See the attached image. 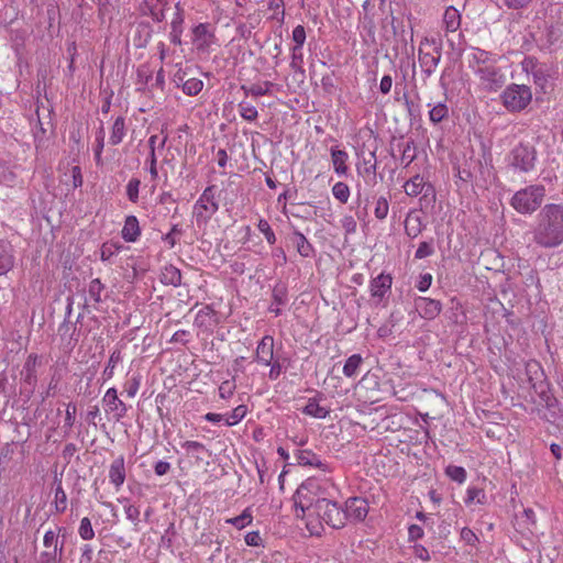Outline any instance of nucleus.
<instances>
[{
  "label": "nucleus",
  "instance_id": "obj_28",
  "mask_svg": "<svg viewBox=\"0 0 563 563\" xmlns=\"http://www.w3.org/2000/svg\"><path fill=\"white\" fill-rule=\"evenodd\" d=\"M54 484L56 485V487H55V496H54L53 506H54L55 512L63 514L67 509V495L62 486L60 479H57L55 477Z\"/></svg>",
  "mask_w": 563,
  "mask_h": 563
},
{
  "label": "nucleus",
  "instance_id": "obj_18",
  "mask_svg": "<svg viewBox=\"0 0 563 563\" xmlns=\"http://www.w3.org/2000/svg\"><path fill=\"white\" fill-rule=\"evenodd\" d=\"M102 401L104 404L106 412L113 413V419L120 421L128 413V406L118 397V391L114 387L109 388Z\"/></svg>",
  "mask_w": 563,
  "mask_h": 563
},
{
  "label": "nucleus",
  "instance_id": "obj_13",
  "mask_svg": "<svg viewBox=\"0 0 563 563\" xmlns=\"http://www.w3.org/2000/svg\"><path fill=\"white\" fill-rule=\"evenodd\" d=\"M406 195L410 197L422 196V199H434L433 186L424 179L423 176L417 174L404 184Z\"/></svg>",
  "mask_w": 563,
  "mask_h": 563
},
{
  "label": "nucleus",
  "instance_id": "obj_49",
  "mask_svg": "<svg viewBox=\"0 0 563 563\" xmlns=\"http://www.w3.org/2000/svg\"><path fill=\"white\" fill-rule=\"evenodd\" d=\"M273 302L276 306H285L288 301L287 288L284 284H277L272 292Z\"/></svg>",
  "mask_w": 563,
  "mask_h": 563
},
{
  "label": "nucleus",
  "instance_id": "obj_57",
  "mask_svg": "<svg viewBox=\"0 0 563 563\" xmlns=\"http://www.w3.org/2000/svg\"><path fill=\"white\" fill-rule=\"evenodd\" d=\"M269 372H268V378L271 380H276L282 373L285 371V366L280 361V357L277 356L275 360L272 361V364H268Z\"/></svg>",
  "mask_w": 563,
  "mask_h": 563
},
{
  "label": "nucleus",
  "instance_id": "obj_32",
  "mask_svg": "<svg viewBox=\"0 0 563 563\" xmlns=\"http://www.w3.org/2000/svg\"><path fill=\"white\" fill-rule=\"evenodd\" d=\"M363 364V357L361 354L351 355L344 363L343 374L347 378L355 377Z\"/></svg>",
  "mask_w": 563,
  "mask_h": 563
},
{
  "label": "nucleus",
  "instance_id": "obj_3",
  "mask_svg": "<svg viewBox=\"0 0 563 563\" xmlns=\"http://www.w3.org/2000/svg\"><path fill=\"white\" fill-rule=\"evenodd\" d=\"M216 194V186L210 185L203 189L199 198L194 203L191 218L192 223L198 229L207 227L212 217L218 212L219 200Z\"/></svg>",
  "mask_w": 563,
  "mask_h": 563
},
{
  "label": "nucleus",
  "instance_id": "obj_17",
  "mask_svg": "<svg viewBox=\"0 0 563 563\" xmlns=\"http://www.w3.org/2000/svg\"><path fill=\"white\" fill-rule=\"evenodd\" d=\"M274 338L268 334L264 335L261 341L257 342L253 361L262 366L272 364V361L277 357L274 352Z\"/></svg>",
  "mask_w": 563,
  "mask_h": 563
},
{
  "label": "nucleus",
  "instance_id": "obj_63",
  "mask_svg": "<svg viewBox=\"0 0 563 563\" xmlns=\"http://www.w3.org/2000/svg\"><path fill=\"white\" fill-rule=\"evenodd\" d=\"M292 41L295 42L294 46L303 47V44L306 42V30L302 25H297L292 30L291 34Z\"/></svg>",
  "mask_w": 563,
  "mask_h": 563
},
{
  "label": "nucleus",
  "instance_id": "obj_60",
  "mask_svg": "<svg viewBox=\"0 0 563 563\" xmlns=\"http://www.w3.org/2000/svg\"><path fill=\"white\" fill-rule=\"evenodd\" d=\"M184 230L181 225L175 224L172 227L170 231L167 233L165 241L170 243L172 246L180 243V236L183 235Z\"/></svg>",
  "mask_w": 563,
  "mask_h": 563
},
{
  "label": "nucleus",
  "instance_id": "obj_19",
  "mask_svg": "<svg viewBox=\"0 0 563 563\" xmlns=\"http://www.w3.org/2000/svg\"><path fill=\"white\" fill-rule=\"evenodd\" d=\"M297 464L300 466H309L321 470L324 473L332 471L327 462H323L318 454L309 449L297 450L295 452Z\"/></svg>",
  "mask_w": 563,
  "mask_h": 563
},
{
  "label": "nucleus",
  "instance_id": "obj_51",
  "mask_svg": "<svg viewBox=\"0 0 563 563\" xmlns=\"http://www.w3.org/2000/svg\"><path fill=\"white\" fill-rule=\"evenodd\" d=\"M175 9H176V11L170 21V31H183L184 32V22H185L184 10L179 3H177L175 5Z\"/></svg>",
  "mask_w": 563,
  "mask_h": 563
},
{
  "label": "nucleus",
  "instance_id": "obj_34",
  "mask_svg": "<svg viewBox=\"0 0 563 563\" xmlns=\"http://www.w3.org/2000/svg\"><path fill=\"white\" fill-rule=\"evenodd\" d=\"M428 107H431L429 111V120L433 124H438L449 117V107L444 102H438L433 106L429 103Z\"/></svg>",
  "mask_w": 563,
  "mask_h": 563
},
{
  "label": "nucleus",
  "instance_id": "obj_45",
  "mask_svg": "<svg viewBox=\"0 0 563 563\" xmlns=\"http://www.w3.org/2000/svg\"><path fill=\"white\" fill-rule=\"evenodd\" d=\"M104 290V285L101 283L99 278H95L89 283L88 286V296L91 301L95 303L101 302V295Z\"/></svg>",
  "mask_w": 563,
  "mask_h": 563
},
{
  "label": "nucleus",
  "instance_id": "obj_33",
  "mask_svg": "<svg viewBox=\"0 0 563 563\" xmlns=\"http://www.w3.org/2000/svg\"><path fill=\"white\" fill-rule=\"evenodd\" d=\"M43 545L47 551L64 553V541L59 542L58 532L48 530L43 538Z\"/></svg>",
  "mask_w": 563,
  "mask_h": 563
},
{
  "label": "nucleus",
  "instance_id": "obj_26",
  "mask_svg": "<svg viewBox=\"0 0 563 563\" xmlns=\"http://www.w3.org/2000/svg\"><path fill=\"white\" fill-rule=\"evenodd\" d=\"M141 234L139 220L134 216H129L125 219L123 229H122V238L125 242L133 243L137 240Z\"/></svg>",
  "mask_w": 563,
  "mask_h": 563
},
{
  "label": "nucleus",
  "instance_id": "obj_54",
  "mask_svg": "<svg viewBox=\"0 0 563 563\" xmlns=\"http://www.w3.org/2000/svg\"><path fill=\"white\" fill-rule=\"evenodd\" d=\"M303 65V53L302 47L292 46L291 47V60H290V67L292 70H302Z\"/></svg>",
  "mask_w": 563,
  "mask_h": 563
},
{
  "label": "nucleus",
  "instance_id": "obj_56",
  "mask_svg": "<svg viewBox=\"0 0 563 563\" xmlns=\"http://www.w3.org/2000/svg\"><path fill=\"white\" fill-rule=\"evenodd\" d=\"M235 382L234 379H231V380H224L221 383V385L219 386V396L220 398L222 399H229L233 396L234 394V390H235Z\"/></svg>",
  "mask_w": 563,
  "mask_h": 563
},
{
  "label": "nucleus",
  "instance_id": "obj_52",
  "mask_svg": "<svg viewBox=\"0 0 563 563\" xmlns=\"http://www.w3.org/2000/svg\"><path fill=\"white\" fill-rule=\"evenodd\" d=\"M141 180L132 177L126 184V196L130 201L137 202L140 192Z\"/></svg>",
  "mask_w": 563,
  "mask_h": 563
},
{
  "label": "nucleus",
  "instance_id": "obj_58",
  "mask_svg": "<svg viewBox=\"0 0 563 563\" xmlns=\"http://www.w3.org/2000/svg\"><path fill=\"white\" fill-rule=\"evenodd\" d=\"M416 158L413 142H407L402 148L401 163L408 167Z\"/></svg>",
  "mask_w": 563,
  "mask_h": 563
},
{
  "label": "nucleus",
  "instance_id": "obj_22",
  "mask_svg": "<svg viewBox=\"0 0 563 563\" xmlns=\"http://www.w3.org/2000/svg\"><path fill=\"white\" fill-rule=\"evenodd\" d=\"M166 9L167 0H144L142 12L154 21L162 22L165 19Z\"/></svg>",
  "mask_w": 563,
  "mask_h": 563
},
{
  "label": "nucleus",
  "instance_id": "obj_41",
  "mask_svg": "<svg viewBox=\"0 0 563 563\" xmlns=\"http://www.w3.org/2000/svg\"><path fill=\"white\" fill-rule=\"evenodd\" d=\"M119 501L124 503V512H125L126 519L132 522V525L134 526V530L139 531L140 515H141L139 507H136L132 504H129L128 499H125V498L119 499Z\"/></svg>",
  "mask_w": 563,
  "mask_h": 563
},
{
  "label": "nucleus",
  "instance_id": "obj_61",
  "mask_svg": "<svg viewBox=\"0 0 563 563\" xmlns=\"http://www.w3.org/2000/svg\"><path fill=\"white\" fill-rule=\"evenodd\" d=\"M258 230L265 235L266 242L268 244H274L276 242L275 234L266 220H260Z\"/></svg>",
  "mask_w": 563,
  "mask_h": 563
},
{
  "label": "nucleus",
  "instance_id": "obj_37",
  "mask_svg": "<svg viewBox=\"0 0 563 563\" xmlns=\"http://www.w3.org/2000/svg\"><path fill=\"white\" fill-rule=\"evenodd\" d=\"M449 319L455 324H463L466 322V314L463 310L462 303L455 298L451 299Z\"/></svg>",
  "mask_w": 563,
  "mask_h": 563
},
{
  "label": "nucleus",
  "instance_id": "obj_39",
  "mask_svg": "<svg viewBox=\"0 0 563 563\" xmlns=\"http://www.w3.org/2000/svg\"><path fill=\"white\" fill-rule=\"evenodd\" d=\"M161 282L166 285L179 286L181 284L180 271L174 266L166 267L161 275Z\"/></svg>",
  "mask_w": 563,
  "mask_h": 563
},
{
  "label": "nucleus",
  "instance_id": "obj_46",
  "mask_svg": "<svg viewBox=\"0 0 563 563\" xmlns=\"http://www.w3.org/2000/svg\"><path fill=\"white\" fill-rule=\"evenodd\" d=\"M332 195L341 203H346L350 199L351 190L345 183L338 181L332 186Z\"/></svg>",
  "mask_w": 563,
  "mask_h": 563
},
{
  "label": "nucleus",
  "instance_id": "obj_30",
  "mask_svg": "<svg viewBox=\"0 0 563 563\" xmlns=\"http://www.w3.org/2000/svg\"><path fill=\"white\" fill-rule=\"evenodd\" d=\"M253 522V511L251 507L245 508L241 515L228 518L225 523L235 527L238 530H242Z\"/></svg>",
  "mask_w": 563,
  "mask_h": 563
},
{
  "label": "nucleus",
  "instance_id": "obj_25",
  "mask_svg": "<svg viewBox=\"0 0 563 563\" xmlns=\"http://www.w3.org/2000/svg\"><path fill=\"white\" fill-rule=\"evenodd\" d=\"M423 228L421 211H410L405 219V231L408 236H418Z\"/></svg>",
  "mask_w": 563,
  "mask_h": 563
},
{
  "label": "nucleus",
  "instance_id": "obj_23",
  "mask_svg": "<svg viewBox=\"0 0 563 563\" xmlns=\"http://www.w3.org/2000/svg\"><path fill=\"white\" fill-rule=\"evenodd\" d=\"M330 153L334 173L340 177L346 176L349 170L346 164L349 154L345 151L338 148L336 146L331 147Z\"/></svg>",
  "mask_w": 563,
  "mask_h": 563
},
{
  "label": "nucleus",
  "instance_id": "obj_43",
  "mask_svg": "<svg viewBox=\"0 0 563 563\" xmlns=\"http://www.w3.org/2000/svg\"><path fill=\"white\" fill-rule=\"evenodd\" d=\"M203 81L198 78H188L186 82H183V92L186 96L194 97L201 92L203 89Z\"/></svg>",
  "mask_w": 563,
  "mask_h": 563
},
{
  "label": "nucleus",
  "instance_id": "obj_36",
  "mask_svg": "<svg viewBox=\"0 0 563 563\" xmlns=\"http://www.w3.org/2000/svg\"><path fill=\"white\" fill-rule=\"evenodd\" d=\"M145 169L148 172L152 183V189L154 190L157 185V180L159 178L158 168H157V155L156 153L148 152V155L144 162Z\"/></svg>",
  "mask_w": 563,
  "mask_h": 563
},
{
  "label": "nucleus",
  "instance_id": "obj_1",
  "mask_svg": "<svg viewBox=\"0 0 563 563\" xmlns=\"http://www.w3.org/2000/svg\"><path fill=\"white\" fill-rule=\"evenodd\" d=\"M499 56L485 49L473 47L467 55V65L486 91H497L506 82V76L497 63Z\"/></svg>",
  "mask_w": 563,
  "mask_h": 563
},
{
  "label": "nucleus",
  "instance_id": "obj_53",
  "mask_svg": "<svg viewBox=\"0 0 563 563\" xmlns=\"http://www.w3.org/2000/svg\"><path fill=\"white\" fill-rule=\"evenodd\" d=\"M142 377L140 374L132 375L125 383V393L130 398L135 397L141 386Z\"/></svg>",
  "mask_w": 563,
  "mask_h": 563
},
{
  "label": "nucleus",
  "instance_id": "obj_4",
  "mask_svg": "<svg viewBox=\"0 0 563 563\" xmlns=\"http://www.w3.org/2000/svg\"><path fill=\"white\" fill-rule=\"evenodd\" d=\"M545 188L542 185H531L514 194L510 206L520 214H531L542 205Z\"/></svg>",
  "mask_w": 563,
  "mask_h": 563
},
{
  "label": "nucleus",
  "instance_id": "obj_10",
  "mask_svg": "<svg viewBox=\"0 0 563 563\" xmlns=\"http://www.w3.org/2000/svg\"><path fill=\"white\" fill-rule=\"evenodd\" d=\"M357 175L361 176L367 185L375 186L377 184V157L376 151L362 153L356 164Z\"/></svg>",
  "mask_w": 563,
  "mask_h": 563
},
{
  "label": "nucleus",
  "instance_id": "obj_62",
  "mask_svg": "<svg viewBox=\"0 0 563 563\" xmlns=\"http://www.w3.org/2000/svg\"><path fill=\"white\" fill-rule=\"evenodd\" d=\"M64 553L43 551L40 555V563H60Z\"/></svg>",
  "mask_w": 563,
  "mask_h": 563
},
{
  "label": "nucleus",
  "instance_id": "obj_12",
  "mask_svg": "<svg viewBox=\"0 0 563 563\" xmlns=\"http://www.w3.org/2000/svg\"><path fill=\"white\" fill-rule=\"evenodd\" d=\"M343 510L346 522H362L368 515V501L363 497H350L345 500Z\"/></svg>",
  "mask_w": 563,
  "mask_h": 563
},
{
  "label": "nucleus",
  "instance_id": "obj_14",
  "mask_svg": "<svg viewBox=\"0 0 563 563\" xmlns=\"http://www.w3.org/2000/svg\"><path fill=\"white\" fill-rule=\"evenodd\" d=\"M220 320L218 312L210 306H203L196 314L194 325L203 333H212L218 327Z\"/></svg>",
  "mask_w": 563,
  "mask_h": 563
},
{
  "label": "nucleus",
  "instance_id": "obj_29",
  "mask_svg": "<svg viewBox=\"0 0 563 563\" xmlns=\"http://www.w3.org/2000/svg\"><path fill=\"white\" fill-rule=\"evenodd\" d=\"M126 134L125 119L118 117L111 128L110 143L112 145L120 144Z\"/></svg>",
  "mask_w": 563,
  "mask_h": 563
},
{
  "label": "nucleus",
  "instance_id": "obj_48",
  "mask_svg": "<svg viewBox=\"0 0 563 563\" xmlns=\"http://www.w3.org/2000/svg\"><path fill=\"white\" fill-rule=\"evenodd\" d=\"M78 534L85 541H89L95 538V530H93L91 521L88 517H84L80 520V525L78 528Z\"/></svg>",
  "mask_w": 563,
  "mask_h": 563
},
{
  "label": "nucleus",
  "instance_id": "obj_38",
  "mask_svg": "<svg viewBox=\"0 0 563 563\" xmlns=\"http://www.w3.org/2000/svg\"><path fill=\"white\" fill-rule=\"evenodd\" d=\"M273 87V82L264 81L261 84H253L251 86H242L241 89L246 96L261 97L268 95Z\"/></svg>",
  "mask_w": 563,
  "mask_h": 563
},
{
  "label": "nucleus",
  "instance_id": "obj_59",
  "mask_svg": "<svg viewBox=\"0 0 563 563\" xmlns=\"http://www.w3.org/2000/svg\"><path fill=\"white\" fill-rule=\"evenodd\" d=\"M539 68H540V65H539V63H538L536 57L527 56L521 62V69L527 75L534 74L537 71V69H539Z\"/></svg>",
  "mask_w": 563,
  "mask_h": 563
},
{
  "label": "nucleus",
  "instance_id": "obj_7",
  "mask_svg": "<svg viewBox=\"0 0 563 563\" xmlns=\"http://www.w3.org/2000/svg\"><path fill=\"white\" fill-rule=\"evenodd\" d=\"M504 107L510 112L525 110L532 100L530 87L526 85L511 84L500 95Z\"/></svg>",
  "mask_w": 563,
  "mask_h": 563
},
{
  "label": "nucleus",
  "instance_id": "obj_24",
  "mask_svg": "<svg viewBox=\"0 0 563 563\" xmlns=\"http://www.w3.org/2000/svg\"><path fill=\"white\" fill-rule=\"evenodd\" d=\"M462 15L460 11L453 7L450 5L445 9L442 18L443 27L445 30V33H454L456 32L461 26Z\"/></svg>",
  "mask_w": 563,
  "mask_h": 563
},
{
  "label": "nucleus",
  "instance_id": "obj_15",
  "mask_svg": "<svg viewBox=\"0 0 563 563\" xmlns=\"http://www.w3.org/2000/svg\"><path fill=\"white\" fill-rule=\"evenodd\" d=\"M413 306L418 314L428 321L434 320L443 308L440 300L422 296L415 298Z\"/></svg>",
  "mask_w": 563,
  "mask_h": 563
},
{
  "label": "nucleus",
  "instance_id": "obj_64",
  "mask_svg": "<svg viewBox=\"0 0 563 563\" xmlns=\"http://www.w3.org/2000/svg\"><path fill=\"white\" fill-rule=\"evenodd\" d=\"M166 141L167 136L159 140L158 135H151L147 141L150 152L156 153L157 150H163L166 145Z\"/></svg>",
  "mask_w": 563,
  "mask_h": 563
},
{
  "label": "nucleus",
  "instance_id": "obj_40",
  "mask_svg": "<svg viewBox=\"0 0 563 563\" xmlns=\"http://www.w3.org/2000/svg\"><path fill=\"white\" fill-rule=\"evenodd\" d=\"M247 413V407L245 405H239L231 412L225 413L224 423L228 427H233L241 422Z\"/></svg>",
  "mask_w": 563,
  "mask_h": 563
},
{
  "label": "nucleus",
  "instance_id": "obj_50",
  "mask_svg": "<svg viewBox=\"0 0 563 563\" xmlns=\"http://www.w3.org/2000/svg\"><path fill=\"white\" fill-rule=\"evenodd\" d=\"M389 211V203L387 198L380 196L375 199V208H374V214L376 219L384 220L386 219Z\"/></svg>",
  "mask_w": 563,
  "mask_h": 563
},
{
  "label": "nucleus",
  "instance_id": "obj_35",
  "mask_svg": "<svg viewBox=\"0 0 563 563\" xmlns=\"http://www.w3.org/2000/svg\"><path fill=\"white\" fill-rule=\"evenodd\" d=\"M122 360H123V356H122L121 351L119 349L113 350L112 353L110 354L108 364L102 372L103 380H109L113 377L114 368L119 363L122 362Z\"/></svg>",
  "mask_w": 563,
  "mask_h": 563
},
{
  "label": "nucleus",
  "instance_id": "obj_11",
  "mask_svg": "<svg viewBox=\"0 0 563 563\" xmlns=\"http://www.w3.org/2000/svg\"><path fill=\"white\" fill-rule=\"evenodd\" d=\"M393 277L390 274L380 273L369 282V294L375 306H379L391 291Z\"/></svg>",
  "mask_w": 563,
  "mask_h": 563
},
{
  "label": "nucleus",
  "instance_id": "obj_44",
  "mask_svg": "<svg viewBox=\"0 0 563 563\" xmlns=\"http://www.w3.org/2000/svg\"><path fill=\"white\" fill-rule=\"evenodd\" d=\"M466 505L470 504H479L484 505L486 503V495L485 492L482 488L478 487H468L466 490V497L464 499Z\"/></svg>",
  "mask_w": 563,
  "mask_h": 563
},
{
  "label": "nucleus",
  "instance_id": "obj_20",
  "mask_svg": "<svg viewBox=\"0 0 563 563\" xmlns=\"http://www.w3.org/2000/svg\"><path fill=\"white\" fill-rule=\"evenodd\" d=\"M125 476L124 456L119 455L112 461L109 467V481L114 486L115 490L122 487Z\"/></svg>",
  "mask_w": 563,
  "mask_h": 563
},
{
  "label": "nucleus",
  "instance_id": "obj_5",
  "mask_svg": "<svg viewBox=\"0 0 563 563\" xmlns=\"http://www.w3.org/2000/svg\"><path fill=\"white\" fill-rule=\"evenodd\" d=\"M545 236L553 245L563 243V205H545L540 213Z\"/></svg>",
  "mask_w": 563,
  "mask_h": 563
},
{
  "label": "nucleus",
  "instance_id": "obj_47",
  "mask_svg": "<svg viewBox=\"0 0 563 563\" xmlns=\"http://www.w3.org/2000/svg\"><path fill=\"white\" fill-rule=\"evenodd\" d=\"M446 476L459 484H463L466 481L467 473L464 467L457 465H449L445 468Z\"/></svg>",
  "mask_w": 563,
  "mask_h": 563
},
{
  "label": "nucleus",
  "instance_id": "obj_9",
  "mask_svg": "<svg viewBox=\"0 0 563 563\" xmlns=\"http://www.w3.org/2000/svg\"><path fill=\"white\" fill-rule=\"evenodd\" d=\"M510 165L522 173H528L533 169L536 163V151L528 145L519 144L516 146L509 156Z\"/></svg>",
  "mask_w": 563,
  "mask_h": 563
},
{
  "label": "nucleus",
  "instance_id": "obj_8",
  "mask_svg": "<svg viewBox=\"0 0 563 563\" xmlns=\"http://www.w3.org/2000/svg\"><path fill=\"white\" fill-rule=\"evenodd\" d=\"M527 372L529 374L533 373L534 375L540 374V376L543 377V371L541 369L539 363L537 362L528 363ZM532 388L539 396L541 405L545 406L549 409L556 406L558 400L550 390L549 383L547 382L545 378H541L538 382L532 383Z\"/></svg>",
  "mask_w": 563,
  "mask_h": 563
},
{
  "label": "nucleus",
  "instance_id": "obj_31",
  "mask_svg": "<svg viewBox=\"0 0 563 563\" xmlns=\"http://www.w3.org/2000/svg\"><path fill=\"white\" fill-rule=\"evenodd\" d=\"M544 36L550 46L556 45L563 41V24H550L545 26Z\"/></svg>",
  "mask_w": 563,
  "mask_h": 563
},
{
  "label": "nucleus",
  "instance_id": "obj_16",
  "mask_svg": "<svg viewBox=\"0 0 563 563\" xmlns=\"http://www.w3.org/2000/svg\"><path fill=\"white\" fill-rule=\"evenodd\" d=\"M191 33L192 43L199 52H208L210 46L216 42L214 33L210 30L208 23L197 24L192 27Z\"/></svg>",
  "mask_w": 563,
  "mask_h": 563
},
{
  "label": "nucleus",
  "instance_id": "obj_42",
  "mask_svg": "<svg viewBox=\"0 0 563 563\" xmlns=\"http://www.w3.org/2000/svg\"><path fill=\"white\" fill-rule=\"evenodd\" d=\"M240 115L247 122H255L258 118L257 109L247 101H241L239 104Z\"/></svg>",
  "mask_w": 563,
  "mask_h": 563
},
{
  "label": "nucleus",
  "instance_id": "obj_27",
  "mask_svg": "<svg viewBox=\"0 0 563 563\" xmlns=\"http://www.w3.org/2000/svg\"><path fill=\"white\" fill-rule=\"evenodd\" d=\"M302 412L317 419H324L330 415V409L320 406L318 397H312L308 399Z\"/></svg>",
  "mask_w": 563,
  "mask_h": 563
},
{
  "label": "nucleus",
  "instance_id": "obj_6",
  "mask_svg": "<svg viewBox=\"0 0 563 563\" xmlns=\"http://www.w3.org/2000/svg\"><path fill=\"white\" fill-rule=\"evenodd\" d=\"M442 44L434 37H423L420 42L418 59L420 67L427 77H430L441 60Z\"/></svg>",
  "mask_w": 563,
  "mask_h": 563
},
{
  "label": "nucleus",
  "instance_id": "obj_2",
  "mask_svg": "<svg viewBox=\"0 0 563 563\" xmlns=\"http://www.w3.org/2000/svg\"><path fill=\"white\" fill-rule=\"evenodd\" d=\"M301 497L302 489L299 488L295 495L296 511L300 509L301 512L305 514L306 510L313 508V511L317 514V516L329 527L336 530L345 527L346 521L343 506H341L339 503L328 498H319L314 505H312L310 500H302Z\"/></svg>",
  "mask_w": 563,
  "mask_h": 563
},
{
  "label": "nucleus",
  "instance_id": "obj_55",
  "mask_svg": "<svg viewBox=\"0 0 563 563\" xmlns=\"http://www.w3.org/2000/svg\"><path fill=\"white\" fill-rule=\"evenodd\" d=\"M460 536H461V540L463 542H465V544H467L472 548H476L477 543L479 542L477 534L472 529H470L467 527H464L461 530Z\"/></svg>",
  "mask_w": 563,
  "mask_h": 563
},
{
  "label": "nucleus",
  "instance_id": "obj_21",
  "mask_svg": "<svg viewBox=\"0 0 563 563\" xmlns=\"http://www.w3.org/2000/svg\"><path fill=\"white\" fill-rule=\"evenodd\" d=\"M38 357L35 354H30L23 365V368L21 371V379L24 384H26L30 387V390L33 391L36 383H37V376H36V365H37Z\"/></svg>",
  "mask_w": 563,
  "mask_h": 563
}]
</instances>
